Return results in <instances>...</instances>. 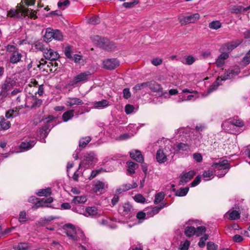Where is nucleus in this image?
<instances>
[{
	"mask_svg": "<svg viewBox=\"0 0 250 250\" xmlns=\"http://www.w3.org/2000/svg\"><path fill=\"white\" fill-rule=\"evenodd\" d=\"M239 73L240 69L238 67L230 68L226 71L224 74L218 77L216 80L210 86L207 91L208 94L216 90L221 84V81L233 78L238 75Z\"/></svg>",
	"mask_w": 250,
	"mask_h": 250,
	"instance_id": "1",
	"label": "nucleus"
},
{
	"mask_svg": "<svg viewBox=\"0 0 250 250\" xmlns=\"http://www.w3.org/2000/svg\"><path fill=\"white\" fill-rule=\"evenodd\" d=\"M211 167L219 177H223L230 168V165L227 160H219L218 162L213 163Z\"/></svg>",
	"mask_w": 250,
	"mask_h": 250,
	"instance_id": "2",
	"label": "nucleus"
},
{
	"mask_svg": "<svg viewBox=\"0 0 250 250\" xmlns=\"http://www.w3.org/2000/svg\"><path fill=\"white\" fill-rule=\"evenodd\" d=\"M92 42L98 46L105 50H110L114 48V45L107 39L102 38L99 36L91 37Z\"/></svg>",
	"mask_w": 250,
	"mask_h": 250,
	"instance_id": "3",
	"label": "nucleus"
},
{
	"mask_svg": "<svg viewBox=\"0 0 250 250\" xmlns=\"http://www.w3.org/2000/svg\"><path fill=\"white\" fill-rule=\"evenodd\" d=\"M83 158V160L79 164V168L81 167H83L85 168H88L91 165L96 163L97 161L96 155L93 152L85 154Z\"/></svg>",
	"mask_w": 250,
	"mask_h": 250,
	"instance_id": "4",
	"label": "nucleus"
},
{
	"mask_svg": "<svg viewBox=\"0 0 250 250\" xmlns=\"http://www.w3.org/2000/svg\"><path fill=\"white\" fill-rule=\"evenodd\" d=\"M91 73L89 71L82 72L76 75L71 81V85H75L78 83H83L88 81Z\"/></svg>",
	"mask_w": 250,
	"mask_h": 250,
	"instance_id": "5",
	"label": "nucleus"
},
{
	"mask_svg": "<svg viewBox=\"0 0 250 250\" xmlns=\"http://www.w3.org/2000/svg\"><path fill=\"white\" fill-rule=\"evenodd\" d=\"M147 87L149 88L151 92L156 93L155 95L161 97L167 95V92H163V88L161 85L155 81L147 82Z\"/></svg>",
	"mask_w": 250,
	"mask_h": 250,
	"instance_id": "6",
	"label": "nucleus"
},
{
	"mask_svg": "<svg viewBox=\"0 0 250 250\" xmlns=\"http://www.w3.org/2000/svg\"><path fill=\"white\" fill-rule=\"evenodd\" d=\"M23 3L27 5L24 1H23V3L21 2V3L18 4L17 9H11L9 11H8L7 12V16L9 17L13 18L14 19L21 18L23 14L21 12L20 9H24V7L22 5Z\"/></svg>",
	"mask_w": 250,
	"mask_h": 250,
	"instance_id": "7",
	"label": "nucleus"
},
{
	"mask_svg": "<svg viewBox=\"0 0 250 250\" xmlns=\"http://www.w3.org/2000/svg\"><path fill=\"white\" fill-rule=\"evenodd\" d=\"M43 53L45 59L50 61H56L60 57V55L57 51L49 47L43 48Z\"/></svg>",
	"mask_w": 250,
	"mask_h": 250,
	"instance_id": "8",
	"label": "nucleus"
},
{
	"mask_svg": "<svg viewBox=\"0 0 250 250\" xmlns=\"http://www.w3.org/2000/svg\"><path fill=\"white\" fill-rule=\"evenodd\" d=\"M200 18V15L196 13L189 16H185L179 19V21L182 25H187L190 23H194Z\"/></svg>",
	"mask_w": 250,
	"mask_h": 250,
	"instance_id": "9",
	"label": "nucleus"
},
{
	"mask_svg": "<svg viewBox=\"0 0 250 250\" xmlns=\"http://www.w3.org/2000/svg\"><path fill=\"white\" fill-rule=\"evenodd\" d=\"M133 211L132 206L129 203H125L119 208V212L122 215L125 216H132Z\"/></svg>",
	"mask_w": 250,
	"mask_h": 250,
	"instance_id": "10",
	"label": "nucleus"
},
{
	"mask_svg": "<svg viewBox=\"0 0 250 250\" xmlns=\"http://www.w3.org/2000/svg\"><path fill=\"white\" fill-rule=\"evenodd\" d=\"M66 233L69 239H71L74 242H77L81 239H83V232H82L80 230H78L76 231L75 229H74V232L72 231V229H70L69 230H67Z\"/></svg>",
	"mask_w": 250,
	"mask_h": 250,
	"instance_id": "11",
	"label": "nucleus"
},
{
	"mask_svg": "<svg viewBox=\"0 0 250 250\" xmlns=\"http://www.w3.org/2000/svg\"><path fill=\"white\" fill-rule=\"evenodd\" d=\"M103 64L104 68L112 70L119 65V62L116 59H108L103 62Z\"/></svg>",
	"mask_w": 250,
	"mask_h": 250,
	"instance_id": "12",
	"label": "nucleus"
},
{
	"mask_svg": "<svg viewBox=\"0 0 250 250\" xmlns=\"http://www.w3.org/2000/svg\"><path fill=\"white\" fill-rule=\"evenodd\" d=\"M196 173L194 170H190L188 172H183L180 175V182L186 183L190 181Z\"/></svg>",
	"mask_w": 250,
	"mask_h": 250,
	"instance_id": "13",
	"label": "nucleus"
},
{
	"mask_svg": "<svg viewBox=\"0 0 250 250\" xmlns=\"http://www.w3.org/2000/svg\"><path fill=\"white\" fill-rule=\"evenodd\" d=\"M14 83L15 82L12 78L7 77L1 84L0 88L9 92L12 88Z\"/></svg>",
	"mask_w": 250,
	"mask_h": 250,
	"instance_id": "14",
	"label": "nucleus"
},
{
	"mask_svg": "<svg viewBox=\"0 0 250 250\" xmlns=\"http://www.w3.org/2000/svg\"><path fill=\"white\" fill-rule=\"evenodd\" d=\"M107 187V185L104 182L101 181H97L93 182L92 189L95 192H102Z\"/></svg>",
	"mask_w": 250,
	"mask_h": 250,
	"instance_id": "15",
	"label": "nucleus"
},
{
	"mask_svg": "<svg viewBox=\"0 0 250 250\" xmlns=\"http://www.w3.org/2000/svg\"><path fill=\"white\" fill-rule=\"evenodd\" d=\"M53 201V199L51 197L47 198H43L39 199V200L36 203L35 206L36 208L39 207H48V205L51 203Z\"/></svg>",
	"mask_w": 250,
	"mask_h": 250,
	"instance_id": "16",
	"label": "nucleus"
},
{
	"mask_svg": "<svg viewBox=\"0 0 250 250\" xmlns=\"http://www.w3.org/2000/svg\"><path fill=\"white\" fill-rule=\"evenodd\" d=\"M65 105L67 106L72 107L74 105H80L83 104L82 100L78 98L69 97L65 102Z\"/></svg>",
	"mask_w": 250,
	"mask_h": 250,
	"instance_id": "17",
	"label": "nucleus"
},
{
	"mask_svg": "<svg viewBox=\"0 0 250 250\" xmlns=\"http://www.w3.org/2000/svg\"><path fill=\"white\" fill-rule=\"evenodd\" d=\"M130 157L136 161L138 163H142L144 162V157L141 154V151L138 150H132L130 152Z\"/></svg>",
	"mask_w": 250,
	"mask_h": 250,
	"instance_id": "18",
	"label": "nucleus"
},
{
	"mask_svg": "<svg viewBox=\"0 0 250 250\" xmlns=\"http://www.w3.org/2000/svg\"><path fill=\"white\" fill-rule=\"evenodd\" d=\"M22 55L19 50L14 51L10 57V62L13 64L17 63L21 60Z\"/></svg>",
	"mask_w": 250,
	"mask_h": 250,
	"instance_id": "19",
	"label": "nucleus"
},
{
	"mask_svg": "<svg viewBox=\"0 0 250 250\" xmlns=\"http://www.w3.org/2000/svg\"><path fill=\"white\" fill-rule=\"evenodd\" d=\"M241 42L242 41L241 40H237L228 42L225 44V48L224 50L228 51L229 52L237 47L239 44H241Z\"/></svg>",
	"mask_w": 250,
	"mask_h": 250,
	"instance_id": "20",
	"label": "nucleus"
},
{
	"mask_svg": "<svg viewBox=\"0 0 250 250\" xmlns=\"http://www.w3.org/2000/svg\"><path fill=\"white\" fill-rule=\"evenodd\" d=\"M23 106L21 105L19 107H16L14 109H9L5 113V116L7 118H13L18 116L19 115V109L23 108Z\"/></svg>",
	"mask_w": 250,
	"mask_h": 250,
	"instance_id": "21",
	"label": "nucleus"
},
{
	"mask_svg": "<svg viewBox=\"0 0 250 250\" xmlns=\"http://www.w3.org/2000/svg\"><path fill=\"white\" fill-rule=\"evenodd\" d=\"M156 159L159 163H164L167 161V156L163 149H159L156 152Z\"/></svg>",
	"mask_w": 250,
	"mask_h": 250,
	"instance_id": "22",
	"label": "nucleus"
},
{
	"mask_svg": "<svg viewBox=\"0 0 250 250\" xmlns=\"http://www.w3.org/2000/svg\"><path fill=\"white\" fill-rule=\"evenodd\" d=\"M229 57L228 53H222L216 59L215 64L218 67H222L225 64V61Z\"/></svg>",
	"mask_w": 250,
	"mask_h": 250,
	"instance_id": "23",
	"label": "nucleus"
},
{
	"mask_svg": "<svg viewBox=\"0 0 250 250\" xmlns=\"http://www.w3.org/2000/svg\"><path fill=\"white\" fill-rule=\"evenodd\" d=\"M98 223L102 226H106L111 229L115 228L114 224L110 218H105L100 219L98 220Z\"/></svg>",
	"mask_w": 250,
	"mask_h": 250,
	"instance_id": "24",
	"label": "nucleus"
},
{
	"mask_svg": "<svg viewBox=\"0 0 250 250\" xmlns=\"http://www.w3.org/2000/svg\"><path fill=\"white\" fill-rule=\"evenodd\" d=\"M138 186L136 182H134L132 185L130 184H125L122 185L117 191L119 193H121L123 191H126L132 188H136Z\"/></svg>",
	"mask_w": 250,
	"mask_h": 250,
	"instance_id": "25",
	"label": "nucleus"
},
{
	"mask_svg": "<svg viewBox=\"0 0 250 250\" xmlns=\"http://www.w3.org/2000/svg\"><path fill=\"white\" fill-rule=\"evenodd\" d=\"M21 12L23 13V14L27 16H28L31 19H36L37 18V16L36 15L37 11L31 9H20Z\"/></svg>",
	"mask_w": 250,
	"mask_h": 250,
	"instance_id": "26",
	"label": "nucleus"
},
{
	"mask_svg": "<svg viewBox=\"0 0 250 250\" xmlns=\"http://www.w3.org/2000/svg\"><path fill=\"white\" fill-rule=\"evenodd\" d=\"M128 169H127V174L131 175L135 172V169L138 168L139 165L131 161H128L126 163Z\"/></svg>",
	"mask_w": 250,
	"mask_h": 250,
	"instance_id": "27",
	"label": "nucleus"
},
{
	"mask_svg": "<svg viewBox=\"0 0 250 250\" xmlns=\"http://www.w3.org/2000/svg\"><path fill=\"white\" fill-rule=\"evenodd\" d=\"M109 105V102L106 100H103L101 101L94 103L93 108L96 109H103Z\"/></svg>",
	"mask_w": 250,
	"mask_h": 250,
	"instance_id": "28",
	"label": "nucleus"
},
{
	"mask_svg": "<svg viewBox=\"0 0 250 250\" xmlns=\"http://www.w3.org/2000/svg\"><path fill=\"white\" fill-rule=\"evenodd\" d=\"M36 142L35 141H31L29 142H23L20 145V147L25 150H28L31 148L35 145Z\"/></svg>",
	"mask_w": 250,
	"mask_h": 250,
	"instance_id": "29",
	"label": "nucleus"
},
{
	"mask_svg": "<svg viewBox=\"0 0 250 250\" xmlns=\"http://www.w3.org/2000/svg\"><path fill=\"white\" fill-rule=\"evenodd\" d=\"M74 110L73 109H70L63 113L62 116L63 122H66L71 119L74 116Z\"/></svg>",
	"mask_w": 250,
	"mask_h": 250,
	"instance_id": "30",
	"label": "nucleus"
},
{
	"mask_svg": "<svg viewBox=\"0 0 250 250\" xmlns=\"http://www.w3.org/2000/svg\"><path fill=\"white\" fill-rule=\"evenodd\" d=\"M87 201L85 196H76L73 199L72 202L74 204H83Z\"/></svg>",
	"mask_w": 250,
	"mask_h": 250,
	"instance_id": "31",
	"label": "nucleus"
},
{
	"mask_svg": "<svg viewBox=\"0 0 250 250\" xmlns=\"http://www.w3.org/2000/svg\"><path fill=\"white\" fill-rule=\"evenodd\" d=\"M0 126L3 130L7 129L10 126V122L1 117L0 118Z\"/></svg>",
	"mask_w": 250,
	"mask_h": 250,
	"instance_id": "32",
	"label": "nucleus"
},
{
	"mask_svg": "<svg viewBox=\"0 0 250 250\" xmlns=\"http://www.w3.org/2000/svg\"><path fill=\"white\" fill-rule=\"evenodd\" d=\"M85 211L89 216L94 217L98 214V209L95 207L86 208Z\"/></svg>",
	"mask_w": 250,
	"mask_h": 250,
	"instance_id": "33",
	"label": "nucleus"
},
{
	"mask_svg": "<svg viewBox=\"0 0 250 250\" xmlns=\"http://www.w3.org/2000/svg\"><path fill=\"white\" fill-rule=\"evenodd\" d=\"M175 151H187L189 149V146L186 144L180 143L177 144L175 147Z\"/></svg>",
	"mask_w": 250,
	"mask_h": 250,
	"instance_id": "34",
	"label": "nucleus"
},
{
	"mask_svg": "<svg viewBox=\"0 0 250 250\" xmlns=\"http://www.w3.org/2000/svg\"><path fill=\"white\" fill-rule=\"evenodd\" d=\"M245 11H247L246 7L245 8L241 5H235L231 8V12L235 14L241 13Z\"/></svg>",
	"mask_w": 250,
	"mask_h": 250,
	"instance_id": "35",
	"label": "nucleus"
},
{
	"mask_svg": "<svg viewBox=\"0 0 250 250\" xmlns=\"http://www.w3.org/2000/svg\"><path fill=\"white\" fill-rule=\"evenodd\" d=\"M13 248L15 250H26L29 248V245L26 243H20Z\"/></svg>",
	"mask_w": 250,
	"mask_h": 250,
	"instance_id": "36",
	"label": "nucleus"
},
{
	"mask_svg": "<svg viewBox=\"0 0 250 250\" xmlns=\"http://www.w3.org/2000/svg\"><path fill=\"white\" fill-rule=\"evenodd\" d=\"M168 206V204L167 203H161L159 206H156L154 207L152 210L151 212L152 213V215H155L157 214L160 210L162 209L165 207H167Z\"/></svg>",
	"mask_w": 250,
	"mask_h": 250,
	"instance_id": "37",
	"label": "nucleus"
},
{
	"mask_svg": "<svg viewBox=\"0 0 250 250\" xmlns=\"http://www.w3.org/2000/svg\"><path fill=\"white\" fill-rule=\"evenodd\" d=\"M91 141V138L89 136L81 139L79 141V147L84 148Z\"/></svg>",
	"mask_w": 250,
	"mask_h": 250,
	"instance_id": "38",
	"label": "nucleus"
},
{
	"mask_svg": "<svg viewBox=\"0 0 250 250\" xmlns=\"http://www.w3.org/2000/svg\"><path fill=\"white\" fill-rule=\"evenodd\" d=\"M53 37V30L51 28H47L44 36V39L46 40V42H50Z\"/></svg>",
	"mask_w": 250,
	"mask_h": 250,
	"instance_id": "39",
	"label": "nucleus"
},
{
	"mask_svg": "<svg viewBox=\"0 0 250 250\" xmlns=\"http://www.w3.org/2000/svg\"><path fill=\"white\" fill-rule=\"evenodd\" d=\"M196 233L195 228L193 227H187L185 230V234L188 237H191Z\"/></svg>",
	"mask_w": 250,
	"mask_h": 250,
	"instance_id": "40",
	"label": "nucleus"
},
{
	"mask_svg": "<svg viewBox=\"0 0 250 250\" xmlns=\"http://www.w3.org/2000/svg\"><path fill=\"white\" fill-rule=\"evenodd\" d=\"M230 123L231 125H235L238 127H241L244 125L243 122L240 119L236 117V118H233L230 121Z\"/></svg>",
	"mask_w": 250,
	"mask_h": 250,
	"instance_id": "41",
	"label": "nucleus"
},
{
	"mask_svg": "<svg viewBox=\"0 0 250 250\" xmlns=\"http://www.w3.org/2000/svg\"><path fill=\"white\" fill-rule=\"evenodd\" d=\"M189 188L188 187L180 188L176 191V195L178 196H185L188 192Z\"/></svg>",
	"mask_w": 250,
	"mask_h": 250,
	"instance_id": "42",
	"label": "nucleus"
},
{
	"mask_svg": "<svg viewBox=\"0 0 250 250\" xmlns=\"http://www.w3.org/2000/svg\"><path fill=\"white\" fill-rule=\"evenodd\" d=\"M165 197V194L163 192L157 193L155 196V200L154 203L155 204H158L160 203Z\"/></svg>",
	"mask_w": 250,
	"mask_h": 250,
	"instance_id": "43",
	"label": "nucleus"
},
{
	"mask_svg": "<svg viewBox=\"0 0 250 250\" xmlns=\"http://www.w3.org/2000/svg\"><path fill=\"white\" fill-rule=\"evenodd\" d=\"M221 25V23L219 21H215L209 23L208 27L211 29L217 30L220 28Z\"/></svg>",
	"mask_w": 250,
	"mask_h": 250,
	"instance_id": "44",
	"label": "nucleus"
},
{
	"mask_svg": "<svg viewBox=\"0 0 250 250\" xmlns=\"http://www.w3.org/2000/svg\"><path fill=\"white\" fill-rule=\"evenodd\" d=\"M49 131V125L46 124L43 125L40 129V135L44 137H46L47 136Z\"/></svg>",
	"mask_w": 250,
	"mask_h": 250,
	"instance_id": "45",
	"label": "nucleus"
},
{
	"mask_svg": "<svg viewBox=\"0 0 250 250\" xmlns=\"http://www.w3.org/2000/svg\"><path fill=\"white\" fill-rule=\"evenodd\" d=\"M37 194L39 196H47L51 194V189L49 188L42 189L39 190Z\"/></svg>",
	"mask_w": 250,
	"mask_h": 250,
	"instance_id": "46",
	"label": "nucleus"
},
{
	"mask_svg": "<svg viewBox=\"0 0 250 250\" xmlns=\"http://www.w3.org/2000/svg\"><path fill=\"white\" fill-rule=\"evenodd\" d=\"M194 97V95H192V94L189 95L187 96H186V95L183 96V95H180L179 100H178V102L180 103L184 101H191V100H193Z\"/></svg>",
	"mask_w": 250,
	"mask_h": 250,
	"instance_id": "47",
	"label": "nucleus"
},
{
	"mask_svg": "<svg viewBox=\"0 0 250 250\" xmlns=\"http://www.w3.org/2000/svg\"><path fill=\"white\" fill-rule=\"evenodd\" d=\"M53 38L58 41H62L63 38V36L59 30H53Z\"/></svg>",
	"mask_w": 250,
	"mask_h": 250,
	"instance_id": "48",
	"label": "nucleus"
},
{
	"mask_svg": "<svg viewBox=\"0 0 250 250\" xmlns=\"http://www.w3.org/2000/svg\"><path fill=\"white\" fill-rule=\"evenodd\" d=\"M208 234H205L203 237L200 239V241L198 243V246L200 248H204L205 246L206 241L208 239Z\"/></svg>",
	"mask_w": 250,
	"mask_h": 250,
	"instance_id": "49",
	"label": "nucleus"
},
{
	"mask_svg": "<svg viewBox=\"0 0 250 250\" xmlns=\"http://www.w3.org/2000/svg\"><path fill=\"white\" fill-rule=\"evenodd\" d=\"M206 228L204 226H200L199 227H197L196 229L195 228V231H196V233H195V234L197 236H199L201 235H202L203 233H205L206 231Z\"/></svg>",
	"mask_w": 250,
	"mask_h": 250,
	"instance_id": "50",
	"label": "nucleus"
},
{
	"mask_svg": "<svg viewBox=\"0 0 250 250\" xmlns=\"http://www.w3.org/2000/svg\"><path fill=\"white\" fill-rule=\"evenodd\" d=\"M229 219L231 220H236L240 218V213L237 210H232L229 213Z\"/></svg>",
	"mask_w": 250,
	"mask_h": 250,
	"instance_id": "51",
	"label": "nucleus"
},
{
	"mask_svg": "<svg viewBox=\"0 0 250 250\" xmlns=\"http://www.w3.org/2000/svg\"><path fill=\"white\" fill-rule=\"evenodd\" d=\"M72 47L70 45H67L64 50V53L66 57L69 59L72 58L71 56Z\"/></svg>",
	"mask_w": 250,
	"mask_h": 250,
	"instance_id": "52",
	"label": "nucleus"
},
{
	"mask_svg": "<svg viewBox=\"0 0 250 250\" xmlns=\"http://www.w3.org/2000/svg\"><path fill=\"white\" fill-rule=\"evenodd\" d=\"M102 171H105V170L102 168L97 170H93L89 177V179L92 180V179L94 178L98 174L100 173Z\"/></svg>",
	"mask_w": 250,
	"mask_h": 250,
	"instance_id": "53",
	"label": "nucleus"
},
{
	"mask_svg": "<svg viewBox=\"0 0 250 250\" xmlns=\"http://www.w3.org/2000/svg\"><path fill=\"white\" fill-rule=\"evenodd\" d=\"M147 87V82L142 83L135 85L133 89L135 90H140L144 88Z\"/></svg>",
	"mask_w": 250,
	"mask_h": 250,
	"instance_id": "54",
	"label": "nucleus"
},
{
	"mask_svg": "<svg viewBox=\"0 0 250 250\" xmlns=\"http://www.w3.org/2000/svg\"><path fill=\"white\" fill-rule=\"evenodd\" d=\"M134 109L135 107L133 105L127 104L125 106V110L127 114H131L133 113Z\"/></svg>",
	"mask_w": 250,
	"mask_h": 250,
	"instance_id": "55",
	"label": "nucleus"
},
{
	"mask_svg": "<svg viewBox=\"0 0 250 250\" xmlns=\"http://www.w3.org/2000/svg\"><path fill=\"white\" fill-rule=\"evenodd\" d=\"M88 22L92 24H97L100 22V19L98 16H93L89 19Z\"/></svg>",
	"mask_w": 250,
	"mask_h": 250,
	"instance_id": "56",
	"label": "nucleus"
},
{
	"mask_svg": "<svg viewBox=\"0 0 250 250\" xmlns=\"http://www.w3.org/2000/svg\"><path fill=\"white\" fill-rule=\"evenodd\" d=\"M134 199L135 201L138 203H144L146 202V198L140 194L136 195Z\"/></svg>",
	"mask_w": 250,
	"mask_h": 250,
	"instance_id": "57",
	"label": "nucleus"
},
{
	"mask_svg": "<svg viewBox=\"0 0 250 250\" xmlns=\"http://www.w3.org/2000/svg\"><path fill=\"white\" fill-rule=\"evenodd\" d=\"M33 98L34 102L31 106L32 108L40 107L42 103V101L41 99H38L36 98Z\"/></svg>",
	"mask_w": 250,
	"mask_h": 250,
	"instance_id": "58",
	"label": "nucleus"
},
{
	"mask_svg": "<svg viewBox=\"0 0 250 250\" xmlns=\"http://www.w3.org/2000/svg\"><path fill=\"white\" fill-rule=\"evenodd\" d=\"M190 245V242L188 240H186L184 242H181L180 245V250H187L188 249Z\"/></svg>",
	"mask_w": 250,
	"mask_h": 250,
	"instance_id": "59",
	"label": "nucleus"
},
{
	"mask_svg": "<svg viewBox=\"0 0 250 250\" xmlns=\"http://www.w3.org/2000/svg\"><path fill=\"white\" fill-rule=\"evenodd\" d=\"M8 94V91L1 89L0 91V102H3Z\"/></svg>",
	"mask_w": 250,
	"mask_h": 250,
	"instance_id": "60",
	"label": "nucleus"
},
{
	"mask_svg": "<svg viewBox=\"0 0 250 250\" xmlns=\"http://www.w3.org/2000/svg\"><path fill=\"white\" fill-rule=\"evenodd\" d=\"M138 3V1L137 0H134L132 2H124L123 5L126 8H131L136 5Z\"/></svg>",
	"mask_w": 250,
	"mask_h": 250,
	"instance_id": "61",
	"label": "nucleus"
},
{
	"mask_svg": "<svg viewBox=\"0 0 250 250\" xmlns=\"http://www.w3.org/2000/svg\"><path fill=\"white\" fill-rule=\"evenodd\" d=\"M70 4V1L69 0H65L63 2L59 1L58 2V6L59 8H62L64 6L62 9H64L66 7L68 6Z\"/></svg>",
	"mask_w": 250,
	"mask_h": 250,
	"instance_id": "62",
	"label": "nucleus"
},
{
	"mask_svg": "<svg viewBox=\"0 0 250 250\" xmlns=\"http://www.w3.org/2000/svg\"><path fill=\"white\" fill-rule=\"evenodd\" d=\"M217 249V245H215L214 243L208 242L207 243V250H216Z\"/></svg>",
	"mask_w": 250,
	"mask_h": 250,
	"instance_id": "63",
	"label": "nucleus"
},
{
	"mask_svg": "<svg viewBox=\"0 0 250 250\" xmlns=\"http://www.w3.org/2000/svg\"><path fill=\"white\" fill-rule=\"evenodd\" d=\"M243 62L245 64H248L250 62V50L246 54L245 56L243 58Z\"/></svg>",
	"mask_w": 250,
	"mask_h": 250,
	"instance_id": "64",
	"label": "nucleus"
}]
</instances>
